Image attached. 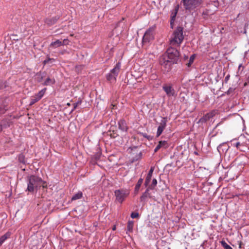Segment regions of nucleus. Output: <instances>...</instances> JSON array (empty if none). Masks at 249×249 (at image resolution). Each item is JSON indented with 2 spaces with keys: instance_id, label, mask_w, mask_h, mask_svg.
Returning a JSON list of instances; mask_svg holds the SVG:
<instances>
[{
  "instance_id": "nucleus-1",
  "label": "nucleus",
  "mask_w": 249,
  "mask_h": 249,
  "mask_svg": "<svg viewBox=\"0 0 249 249\" xmlns=\"http://www.w3.org/2000/svg\"><path fill=\"white\" fill-rule=\"evenodd\" d=\"M27 188L26 191L30 193H34L37 191L42 186L43 188H46L47 183L39 177L31 175L27 177Z\"/></svg>"
},
{
  "instance_id": "nucleus-2",
  "label": "nucleus",
  "mask_w": 249,
  "mask_h": 249,
  "mask_svg": "<svg viewBox=\"0 0 249 249\" xmlns=\"http://www.w3.org/2000/svg\"><path fill=\"white\" fill-rule=\"evenodd\" d=\"M183 39V28L178 27L173 34V37L170 40V44L172 46H179L182 42Z\"/></svg>"
},
{
  "instance_id": "nucleus-3",
  "label": "nucleus",
  "mask_w": 249,
  "mask_h": 249,
  "mask_svg": "<svg viewBox=\"0 0 249 249\" xmlns=\"http://www.w3.org/2000/svg\"><path fill=\"white\" fill-rule=\"evenodd\" d=\"M163 54L166 55V57L174 64L178 63L179 57V53L177 49L170 47Z\"/></svg>"
},
{
  "instance_id": "nucleus-4",
  "label": "nucleus",
  "mask_w": 249,
  "mask_h": 249,
  "mask_svg": "<svg viewBox=\"0 0 249 249\" xmlns=\"http://www.w3.org/2000/svg\"><path fill=\"white\" fill-rule=\"evenodd\" d=\"M159 63L161 66L162 71L164 72L169 71L172 68V65L174 64L166 57V55L164 54L160 57Z\"/></svg>"
},
{
  "instance_id": "nucleus-5",
  "label": "nucleus",
  "mask_w": 249,
  "mask_h": 249,
  "mask_svg": "<svg viewBox=\"0 0 249 249\" xmlns=\"http://www.w3.org/2000/svg\"><path fill=\"white\" fill-rule=\"evenodd\" d=\"M185 9L191 12L198 7L202 2V0H182Z\"/></svg>"
},
{
  "instance_id": "nucleus-6",
  "label": "nucleus",
  "mask_w": 249,
  "mask_h": 249,
  "mask_svg": "<svg viewBox=\"0 0 249 249\" xmlns=\"http://www.w3.org/2000/svg\"><path fill=\"white\" fill-rule=\"evenodd\" d=\"M121 68V63H117L114 68L110 71V73L106 75V78L110 82H115Z\"/></svg>"
},
{
  "instance_id": "nucleus-7",
  "label": "nucleus",
  "mask_w": 249,
  "mask_h": 249,
  "mask_svg": "<svg viewBox=\"0 0 249 249\" xmlns=\"http://www.w3.org/2000/svg\"><path fill=\"white\" fill-rule=\"evenodd\" d=\"M114 193L116 200L120 203H122L129 195L128 191L124 189L117 190Z\"/></svg>"
},
{
  "instance_id": "nucleus-8",
  "label": "nucleus",
  "mask_w": 249,
  "mask_h": 249,
  "mask_svg": "<svg viewBox=\"0 0 249 249\" xmlns=\"http://www.w3.org/2000/svg\"><path fill=\"white\" fill-rule=\"evenodd\" d=\"M155 28L150 27L146 30L142 38V43H148L154 39V32Z\"/></svg>"
},
{
  "instance_id": "nucleus-9",
  "label": "nucleus",
  "mask_w": 249,
  "mask_h": 249,
  "mask_svg": "<svg viewBox=\"0 0 249 249\" xmlns=\"http://www.w3.org/2000/svg\"><path fill=\"white\" fill-rule=\"evenodd\" d=\"M217 112L215 110H213L210 112H208L206 113L205 115H204L202 118H201L199 121L198 123H205L208 121H209L211 119L213 118L215 114H216Z\"/></svg>"
},
{
  "instance_id": "nucleus-10",
  "label": "nucleus",
  "mask_w": 249,
  "mask_h": 249,
  "mask_svg": "<svg viewBox=\"0 0 249 249\" xmlns=\"http://www.w3.org/2000/svg\"><path fill=\"white\" fill-rule=\"evenodd\" d=\"M167 122V118L166 117L162 118L158 128L156 135L157 137H159L161 134L165 127L166 126Z\"/></svg>"
},
{
  "instance_id": "nucleus-11",
  "label": "nucleus",
  "mask_w": 249,
  "mask_h": 249,
  "mask_svg": "<svg viewBox=\"0 0 249 249\" xmlns=\"http://www.w3.org/2000/svg\"><path fill=\"white\" fill-rule=\"evenodd\" d=\"M162 89L168 96L170 97L175 95V90L171 85L164 84L162 87Z\"/></svg>"
},
{
  "instance_id": "nucleus-12",
  "label": "nucleus",
  "mask_w": 249,
  "mask_h": 249,
  "mask_svg": "<svg viewBox=\"0 0 249 249\" xmlns=\"http://www.w3.org/2000/svg\"><path fill=\"white\" fill-rule=\"evenodd\" d=\"M169 146L168 142L166 141H160L159 142L158 144L157 145L154 149V152H157L160 148L166 149Z\"/></svg>"
},
{
  "instance_id": "nucleus-13",
  "label": "nucleus",
  "mask_w": 249,
  "mask_h": 249,
  "mask_svg": "<svg viewBox=\"0 0 249 249\" xmlns=\"http://www.w3.org/2000/svg\"><path fill=\"white\" fill-rule=\"evenodd\" d=\"M59 19L58 16H55L52 18H48L45 19V22L49 26L54 24Z\"/></svg>"
},
{
  "instance_id": "nucleus-14",
  "label": "nucleus",
  "mask_w": 249,
  "mask_h": 249,
  "mask_svg": "<svg viewBox=\"0 0 249 249\" xmlns=\"http://www.w3.org/2000/svg\"><path fill=\"white\" fill-rule=\"evenodd\" d=\"M119 128L123 131H126L128 128L126 122L124 120H121L118 122Z\"/></svg>"
},
{
  "instance_id": "nucleus-15",
  "label": "nucleus",
  "mask_w": 249,
  "mask_h": 249,
  "mask_svg": "<svg viewBox=\"0 0 249 249\" xmlns=\"http://www.w3.org/2000/svg\"><path fill=\"white\" fill-rule=\"evenodd\" d=\"M153 171H154V168L151 167L146 176V178H145L144 185L146 186H147L148 185V184L150 183Z\"/></svg>"
},
{
  "instance_id": "nucleus-16",
  "label": "nucleus",
  "mask_w": 249,
  "mask_h": 249,
  "mask_svg": "<svg viewBox=\"0 0 249 249\" xmlns=\"http://www.w3.org/2000/svg\"><path fill=\"white\" fill-rule=\"evenodd\" d=\"M11 235V233L9 231H8L5 234L2 235L0 238V245H1L7 239L10 238Z\"/></svg>"
},
{
  "instance_id": "nucleus-17",
  "label": "nucleus",
  "mask_w": 249,
  "mask_h": 249,
  "mask_svg": "<svg viewBox=\"0 0 249 249\" xmlns=\"http://www.w3.org/2000/svg\"><path fill=\"white\" fill-rule=\"evenodd\" d=\"M133 226L134 222L133 221H129L127 223L126 233L128 232H132L133 231Z\"/></svg>"
},
{
  "instance_id": "nucleus-18",
  "label": "nucleus",
  "mask_w": 249,
  "mask_h": 249,
  "mask_svg": "<svg viewBox=\"0 0 249 249\" xmlns=\"http://www.w3.org/2000/svg\"><path fill=\"white\" fill-rule=\"evenodd\" d=\"M54 83L55 80L54 78H51L50 77H48L44 82V85H51L54 84Z\"/></svg>"
},
{
  "instance_id": "nucleus-19",
  "label": "nucleus",
  "mask_w": 249,
  "mask_h": 249,
  "mask_svg": "<svg viewBox=\"0 0 249 249\" xmlns=\"http://www.w3.org/2000/svg\"><path fill=\"white\" fill-rule=\"evenodd\" d=\"M143 182V179L142 178H140L136 185V186L135 187V192L136 194H137L139 191L140 188Z\"/></svg>"
},
{
  "instance_id": "nucleus-20",
  "label": "nucleus",
  "mask_w": 249,
  "mask_h": 249,
  "mask_svg": "<svg viewBox=\"0 0 249 249\" xmlns=\"http://www.w3.org/2000/svg\"><path fill=\"white\" fill-rule=\"evenodd\" d=\"M83 196V194L81 192H79L77 194L74 195L71 197V200H75L80 199Z\"/></svg>"
},
{
  "instance_id": "nucleus-21",
  "label": "nucleus",
  "mask_w": 249,
  "mask_h": 249,
  "mask_svg": "<svg viewBox=\"0 0 249 249\" xmlns=\"http://www.w3.org/2000/svg\"><path fill=\"white\" fill-rule=\"evenodd\" d=\"M62 45V42L59 40H57L56 41L52 42L50 44L51 46L53 47H57Z\"/></svg>"
},
{
  "instance_id": "nucleus-22",
  "label": "nucleus",
  "mask_w": 249,
  "mask_h": 249,
  "mask_svg": "<svg viewBox=\"0 0 249 249\" xmlns=\"http://www.w3.org/2000/svg\"><path fill=\"white\" fill-rule=\"evenodd\" d=\"M39 100H40V99H39L38 97L36 95L33 96L31 98V101H30V105H33L36 102H38Z\"/></svg>"
},
{
  "instance_id": "nucleus-23",
  "label": "nucleus",
  "mask_w": 249,
  "mask_h": 249,
  "mask_svg": "<svg viewBox=\"0 0 249 249\" xmlns=\"http://www.w3.org/2000/svg\"><path fill=\"white\" fill-rule=\"evenodd\" d=\"M46 88H44L39 91L38 93L36 95L38 97L39 99H40L43 96L44 93L46 92Z\"/></svg>"
},
{
  "instance_id": "nucleus-24",
  "label": "nucleus",
  "mask_w": 249,
  "mask_h": 249,
  "mask_svg": "<svg viewBox=\"0 0 249 249\" xmlns=\"http://www.w3.org/2000/svg\"><path fill=\"white\" fill-rule=\"evenodd\" d=\"M148 191V189H147L145 192L141 196V200L142 201L145 200V199L148 197L149 195Z\"/></svg>"
},
{
  "instance_id": "nucleus-25",
  "label": "nucleus",
  "mask_w": 249,
  "mask_h": 249,
  "mask_svg": "<svg viewBox=\"0 0 249 249\" xmlns=\"http://www.w3.org/2000/svg\"><path fill=\"white\" fill-rule=\"evenodd\" d=\"M221 244L222 246L225 249H232V248L229 246L225 241L222 240L221 242Z\"/></svg>"
},
{
  "instance_id": "nucleus-26",
  "label": "nucleus",
  "mask_w": 249,
  "mask_h": 249,
  "mask_svg": "<svg viewBox=\"0 0 249 249\" xmlns=\"http://www.w3.org/2000/svg\"><path fill=\"white\" fill-rule=\"evenodd\" d=\"M6 110L5 106L0 105V115L4 113Z\"/></svg>"
},
{
  "instance_id": "nucleus-27",
  "label": "nucleus",
  "mask_w": 249,
  "mask_h": 249,
  "mask_svg": "<svg viewBox=\"0 0 249 249\" xmlns=\"http://www.w3.org/2000/svg\"><path fill=\"white\" fill-rule=\"evenodd\" d=\"M194 59H195V55L194 54L191 56V57H190V59H189V62L187 64L188 67H190L191 65V64L193 63V62L194 61Z\"/></svg>"
},
{
  "instance_id": "nucleus-28",
  "label": "nucleus",
  "mask_w": 249,
  "mask_h": 249,
  "mask_svg": "<svg viewBox=\"0 0 249 249\" xmlns=\"http://www.w3.org/2000/svg\"><path fill=\"white\" fill-rule=\"evenodd\" d=\"M54 61L53 58H48L43 61L44 65L49 64L50 62L52 63Z\"/></svg>"
},
{
  "instance_id": "nucleus-29",
  "label": "nucleus",
  "mask_w": 249,
  "mask_h": 249,
  "mask_svg": "<svg viewBox=\"0 0 249 249\" xmlns=\"http://www.w3.org/2000/svg\"><path fill=\"white\" fill-rule=\"evenodd\" d=\"M157 181L156 179L154 178L152 180V183L151 185L150 188L151 189H153L155 187V186H156L157 185Z\"/></svg>"
},
{
  "instance_id": "nucleus-30",
  "label": "nucleus",
  "mask_w": 249,
  "mask_h": 249,
  "mask_svg": "<svg viewBox=\"0 0 249 249\" xmlns=\"http://www.w3.org/2000/svg\"><path fill=\"white\" fill-rule=\"evenodd\" d=\"M139 215L138 213L133 212L131 214V217L132 218H138Z\"/></svg>"
},
{
  "instance_id": "nucleus-31",
  "label": "nucleus",
  "mask_w": 249,
  "mask_h": 249,
  "mask_svg": "<svg viewBox=\"0 0 249 249\" xmlns=\"http://www.w3.org/2000/svg\"><path fill=\"white\" fill-rule=\"evenodd\" d=\"M24 157L23 155L21 154V155H20L19 156L18 159H19V161H20L21 162H22V163L24 162Z\"/></svg>"
},
{
  "instance_id": "nucleus-32",
  "label": "nucleus",
  "mask_w": 249,
  "mask_h": 249,
  "mask_svg": "<svg viewBox=\"0 0 249 249\" xmlns=\"http://www.w3.org/2000/svg\"><path fill=\"white\" fill-rule=\"evenodd\" d=\"M69 40L68 39H64L62 42V45H67L69 43Z\"/></svg>"
},
{
  "instance_id": "nucleus-33",
  "label": "nucleus",
  "mask_w": 249,
  "mask_h": 249,
  "mask_svg": "<svg viewBox=\"0 0 249 249\" xmlns=\"http://www.w3.org/2000/svg\"><path fill=\"white\" fill-rule=\"evenodd\" d=\"M176 14H175V15L171 17V24H172V23L175 20V17H176Z\"/></svg>"
},
{
  "instance_id": "nucleus-34",
  "label": "nucleus",
  "mask_w": 249,
  "mask_h": 249,
  "mask_svg": "<svg viewBox=\"0 0 249 249\" xmlns=\"http://www.w3.org/2000/svg\"><path fill=\"white\" fill-rule=\"evenodd\" d=\"M241 145V143H240V142H237L235 144V146L237 148H239V146Z\"/></svg>"
},
{
  "instance_id": "nucleus-35",
  "label": "nucleus",
  "mask_w": 249,
  "mask_h": 249,
  "mask_svg": "<svg viewBox=\"0 0 249 249\" xmlns=\"http://www.w3.org/2000/svg\"><path fill=\"white\" fill-rule=\"evenodd\" d=\"M77 106V103L74 104V105H73V109H76Z\"/></svg>"
},
{
  "instance_id": "nucleus-36",
  "label": "nucleus",
  "mask_w": 249,
  "mask_h": 249,
  "mask_svg": "<svg viewBox=\"0 0 249 249\" xmlns=\"http://www.w3.org/2000/svg\"><path fill=\"white\" fill-rule=\"evenodd\" d=\"M2 125L1 124H0V132L2 131Z\"/></svg>"
},
{
  "instance_id": "nucleus-37",
  "label": "nucleus",
  "mask_w": 249,
  "mask_h": 249,
  "mask_svg": "<svg viewBox=\"0 0 249 249\" xmlns=\"http://www.w3.org/2000/svg\"><path fill=\"white\" fill-rule=\"evenodd\" d=\"M239 248H242V244H241V242H240V244H239Z\"/></svg>"
},
{
  "instance_id": "nucleus-38",
  "label": "nucleus",
  "mask_w": 249,
  "mask_h": 249,
  "mask_svg": "<svg viewBox=\"0 0 249 249\" xmlns=\"http://www.w3.org/2000/svg\"><path fill=\"white\" fill-rule=\"evenodd\" d=\"M112 230H113V231H114V230H116V227H115V226L113 227V228Z\"/></svg>"
},
{
  "instance_id": "nucleus-39",
  "label": "nucleus",
  "mask_w": 249,
  "mask_h": 249,
  "mask_svg": "<svg viewBox=\"0 0 249 249\" xmlns=\"http://www.w3.org/2000/svg\"><path fill=\"white\" fill-rule=\"evenodd\" d=\"M228 78H229V76H227L225 77V80H228Z\"/></svg>"
},
{
  "instance_id": "nucleus-40",
  "label": "nucleus",
  "mask_w": 249,
  "mask_h": 249,
  "mask_svg": "<svg viewBox=\"0 0 249 249\" xmlns=\"http://www.w3.org/2000/svg\"><path fill=\"white\" fill-rule=\"evenodd\" d=\"M247 81H248V83H249V77L247 78Z\"/></svg>"
},
{
  "instance_id": "nucleus-41",
  "label": "nucleus",
  "mask_w": 249,
  "mask_h": 249,
  "mask_svg": "<svg viewBox=\"0 0 249 249\" xmlns=\"http://www.w3.org/2000/svg\"><path fill=\"white\" fill-rule=\"evenodd\" d=\"M67 105H68V106H70V104L69 103H68Z\"/></svg>"
}]
</instances>
